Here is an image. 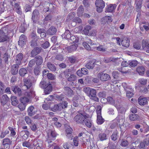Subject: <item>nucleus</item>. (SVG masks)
<instances>
[{"label": "nucleus", "mask_w": 149, "mask_h": 149, "mask_svg": "<svg viewBox=\"0 0 149 149\" xmlns=\"http://www.w3.org/2000/svg\"><path fill=\"white\" fill-rule=\"evenodd\" d=\"M56 136L57 134L54 130H50L48 132L46 142L49 148H50L53 146V143L52 141L55 140Z\"/></svg>", "instance_id": "1"}, {"label": "nucleus", "mask_w": 149, "mask_h": 149, "mask_svg": "<svg viewBox=\"0 0 149 149\" xmlns=\"http://www.w3.org/2000/svg\"><path fill=\"white\" fill-rule=\"evenodd\" d=\"M83 90L90 99L96 102L98 101L99 99L96 96V92L94 89L87 87L84 88Z\"/></svg>", "instance_id": "2"}, {"label": "nucleus", "mask_w": 149, "mask_h": 149, "mask_svg": "<svg viewBox=\"0 0 149 149\" xmlns=\"http://www.w3.org/2000/svg\"><path fill=\"white\" fill-rule=\"evenodd\" d=\"M78 112L79 114L74 117V120L77 124H84V120L88 118V116L84 113H80L79 111Z\"/></svg>", "instance_id": "3"}, {"label": "nucleus", "mask_w": 149, "mask_h": 149, "mask_svg": "<svg viewBox=\"0 0 149 149\" xmlns=\"http://www.w3.org/2000/svg\"><path fill=\"white\" fill-rule=\"evenodd\" d=\"M64 76L67 80L69 81H74L77 79L76 76L71 73L70 69H67L64 72Z\"/></svg>", "instance_id": "4"}, {"label": "nucleus", "mask_w": 149, "mask_h": 149, "mask_svg": "<svg viewBox=\"0 0 149 149\" xmlns=\"http://www.w3.org/2000/svg\"><path fill=\"white\" fill-rule=\"evenodd\" d=\"M95 5L97 7V11L99 13L101 12L105 7V3L102 0H96Z\"/></svg>", "instance_id": "5"}, {"label": "nucleus", "mask_w": 149, "mask_h": 149, "mask_svg": "<svg viewBox=\"0 0 149 149\" xmlns=\"http://www.w3.org/2000/svg\"><path fill=\"white\" fill-rule=\"evenodd\" d=\"M98 78L102 81H105L111 79V77L108 74L102 72L98 74Z\"/></svg>", "instance_id": "6"}, {"label": "nucleus", "mask_w": 149, "mask_h": 149, "mask_svg": "<svg viewBox=\"0 0 149 149\" xmlns=\"http://www.w3.org/2000/svg\"><path fill=\"white\" fill-rule=\"evenodd\" d=\"M3 29L0 30V42H3L9 40V37L4 32Z\"/></svg>", "instance_id": "7"}, {"label": "nucleus", "mask_w": 149, "mask_h": 149, "mask_svg": "<svg viewBox=\"0 0 149 149\" xmlns=\"http://www.w3.org/2000/svg\"><path fill=\"white\" fill-rule=\"evenodd\" d=\"M24 85L22 87V89L23 90H25L26 89H24V87H26V89L30 88L32 86V84L30 81V80L27 79H24Z\"/></svg>", "instance_id": "8"}, {"label": "nucleus", "mask_w": 149, "mask_h": 149, "mask_svg": "<svg viewBox=\"0 0 149 149\" xmlns=\"http://www.w3.org/2000/svg\"><path fill=\"white\" fill-rule=\"evenodd\" d=\"M26 41V37L24 35H22L19 38V40L18 41V45L22 47Z\"/></svg>", "instance_id": "9"}, {"label": "nucleus", "mask_w": 149, "mask_h": 149, "mask_svg": "<svg viewBox=\"0 0 149 149\" xmlns=\"http://www.w3.org/2000/svg\"><path fill=\"white\" fill-rule=\"evenodd\" d=\"M39 13L37 10H35L32 13V18L33 22L36 23L37 22L39 17Z\"/></svg>", "instance_id": "10"}, {"label": "nucleus", "mask_w": 149, "mask_h": 149, "mask_svg": "<svg viewBox=\"0 0 149 149\" xmlns=\"http://www.w3.org/2000/svg\"><path fill=\"white\" fill-rule=\"evenodd\" d=\"M95 64V60H91L86 64L85 67L88 69H92L94 67Z\"/></svg>", "instance_id": "11"}, {"label": "nucleus", "mask_w": 149, "mask_h": 149, "mask_svg": "<svg viewBox=\"0 0 149 149\" xmlns=\"http://www.w3.org/2000/svg\"><path fill=\"white\" fill-rule=\"evenodd\" d=\"M23 56V54L22 53H19L16 55L15 59L16 64L19 65L21 64Z\"/></svg>", "instance_id": "12"}, {"label": "nucleus", "mask_w": 149, "mask_h": 149, "mask_svg": "<svg viewBox=\"0 0 149 149\" xmlns=\"http://www.w3.org/2000/svg\"><path fill=\"white\" fill-rule=\"evenodd\" d=\"M19 65L17 64L13 65L11 66V73L13 75H16L18 71V68L19 67Z\"/></svg>", "instance_id": "13"}, {"label": "nucleus", "mask_w": 149, "mask_h": 149, "mask_svg": "<svg viewBox=\"0 0 149 149\" xmlns=\"http://www.w3.org/2000/svg\"><path fill=\"white\" fill-rule=\"evenodd\" d=\"M51 110L54 112L61 111V106L60 103L54 104L53 106L51 107Z\"/></svg>", "instance_id": "14"}, {"label": "nucleus", "mask_w": 149, "mask_h": 149, "mask_svg": "<svg viewBox=\"0 0 149 149\" xmlns=\"http://www.w3.org/2000/svg\"><path fill=\"white\" fill-rule=\"evenodd\" d=\"M138 102L140 105L143 106L148 103V99L146 97L142 98L140 97L138 99Z\"/></svg>", "instance_id": "15"}, {"label": "nucleus", "mask_w": 149, "mask_h": 149, "mask_svg": "<svg viewBox=\"0 0 149 149\" xmlns=\"http://www.w3.org/2000/svg\"><path fill=\"white\" fill-rule=\"evenodd\" d=\"M9 100V98L6 95H3L2 96L1 100V104L4 105L8 102Z\"/></svg>", "instance_id": "16"}, {"label": "nucleus", "mask_w": 149, "mask_h": 149, "mask_svg": "<svg viewBox=\"0 0 149 149\" xmlns=\"http://www.w3.org/2000/svg\"><path fill=\"white\" fill-rule=\"evenodd\" d=\"M116 7L115 4H110L106 7V12H112L114 11Z\"/></svg>", "instance_id": "17"}, {"label": "nucleus", "mask_w": 149, "mask_h": 149, "mask_svg": "<svg viewBox=\"0 0 149 149\" xmlns=\"http://www.w3.org/2000/svg\"><path fill=\"white\" fill-rule=\"evenodd\" d=\"M56 28L54 26H52L47 30V34L53 35L56 33Z\"/></svg>", "instance_id": "18"}, {"label": "nucleus", "mask_w": 149, "mask_h": 149, "mask_svg": "<svg viewBox=\"0 0 149 149\" xmlns=\"http://www.w3.org/2000/svg\"><path fill=\"white\" fill-rule=\"evenodd\" d=\"M34 110V107L33 106L29 107L27 109V113L28 115L31 116L34 115L36 113V111Z\"/></svg>", "instance_id": "19"}, {"label": "nucleus", "mask_w": 149, "mask_h": 149, "mask_svg": "<svg viewBox=\"0 0 149 149\" xmlns=\"http://www.w3.org/2000/svg\"><path fill=\"white\" fill-rule=\"evenodd\" d=\"M104 62L106 63H108L111 61L113 62L118 63H119L120 60H119L118 58H114L112 57L106 58H105L104 61Z\"/></svg>", "instance_id": "20"}, {"label": "nucleus", "mask_w": 149, "mask_h": 149, "mask_svg": "<svg viewBox=\"0 0 149 149\" xmlns=\"http://www.w3.org/2000/svg\"><path fill=\"white\" fill-rule=\"evenodd\" d=\"M35 62L37 65L39 66L41 65L43 62V60L41 56H37L35 57Z\"/></svg>", "instance_id": "21"}, {"label": "nucleus", "mask_w": 149, "mask_h": 149, "mask_svg": "<svg viewBox=\"0 0 149 149\" xmlns=\"http://www.w3.org/2000/svg\"><path fill=\"white\" fill-rule=\"evenodd\" d=\"M130 40L127 38H125L121 41V42L122 46L128 47L130 45Z\"/></svg>", "instance_id": "22"}, {"label": "nucleus", "mask_w": 149, "mask_h": 149, "mask_svg": "<svg viewBox=\"0 0 149 149\" xmlns=\"http://www.w3.org/2000/svg\"><path fill=\"white\" fill-rule=\"evenodd\" d=\"M41 48L38 47L34 48L31 51V54L32 56L34 57L39 54L41 52Z\"/></svg>", "instance_id": "23"}, {"label": "nucleus", "mask_w": 149, "mask_h": 149, "mask_svg": "<svg viewBox=\"0 0 149 149\" xmlns=\"http://www.w3.org/2000/svg\"><path fill=\"white\" fill-rule=\"evenodd\" d=\"M44 90V93L47 95L49 94L52 90V86L51 84H49L48 85L45 87Z\"/></svg>", "instance_id": "24"}, {"label": "nucleus", "mask_w": 149, "mask_h": 149, "mask_svg": "<svg viewBox=\"0 0 149 149\" xmlns=\"http://www.w3.org/2000/svg\"><path fill=\"white\" fill-rule=\"evenodd\" d=\"M64 91L65 93L68 96H71L74 94L73 91L69 87H64Z\"/></svg>", "instance_id": "25"}, {"label": "nucleus", "mask_w": 149, "mask_h": 149, "mask_svg": "<svg viewBox=\"0 0 149 149\" xmlns=\"http://www.w3.org/2000/svg\"><path fill=\"white\" fill-rule=\"evenodd\" d=\"M84 8L83 6L80 5L78 8L77 10V14L79 17H81L83 15L84 11Z\"/></svg>", "instance_id": "26"}, {"label": "nucleus", "mask_w": 149, "mask_h": 149, "mask_svg": "<svg viewBox=\"0 0 149 149\" xmlns=\"http://www.w3.org/2000/svg\"><path fill=\"white\" fill-rule=\"evenodd\" d=\"M98 138L101 141L106 140L107 139V135L105 133H100L98 135Z\"/></svg>", "instance_id": "27"}, {"label": "nucleus", "mask_w": 149, "mask_h": 149, "mask_svg": "<svg viewBox=\"0 0 149 149\" xmlns=\"http://www.w3.org/2000/svg\"><path fill=\"white\" fill-rule=\"evenodd\" d=\"M130 119L131 121L138 120L139 119L140 117L137 114H131L130 115Z\"/></svg>", "instance_id": "28"}, {"label": "nucleus", "mask_w": 149, "mask_h": 149, "mask_svg": "<svg viewBox=\"0 0 149 149\" xmlns=\"http://www.w3.org/2000/svg\"><path fill=\"white\" fill-rule=\"evenodd\" d=\"M136 71L140 75H143L144 73L145 69L143 66H140L137 67Z\"/></svg>", "instance_id": "29"}, {"label": "nucleus", "mask_w": 149, "mask_h": 149, "mask_svg": "<svg viewBox=\"0 0 149 149\" xmlns=\"http://www.w3.org/2000/svg\"><path fill=\"white\" fill-rule=\"evenodd\" d=\"M77 47V45H73L67 47V49L69 52H71L75 51Z\"/></svg>", "instance_id": "30"}, {"label": "nucleus", "mask_w": 149, "mask_h": 149, "mask_svg": "<svg viewBox=\"0 0 149 149\" xmlns=\"http://www.w3.org/2000/svg\"><path fill=\"white\" fill-rule=\"evenodd\" d=\"M11 100L12 102V104L13 106H16L18 103V101L17 99V97L15 96H12L11 97Z\"/></svg>", "instance_id": "31"}, {"label": "nucleus", "mask_w": 149, "mask_h": 149, "mask_svg": "<svg viewBox=\"0 0 149 149\" xmlns=\"http://www.w3.org/2000/svg\"><path fill=\"white\" fill-rule=\"evenodd\" d=\"M118 132L117 130L114 131L111 134V138L113 141H116L118 137Z\"/></svg>", "instance_id": "32"}, {"label": "nucleus", "mask_w": 149, "mask_h": 149, "mask_svg": "<svg viewBox=\"0 0 149 149\" xmlns=\"http://www.w3.org/2000/svg\"><path fill=\"white\" fill-rule=\"evenodd\" d=\"M26 29V25L25 22H23L21 24L19 28V30L20 32L23 33L25 31Z\"/></svg>", "instance_id": "33"}, {"label": "nucleus", "mask_w": 149, "mask_h": 149, "mask_svg": "<svg viewBox=\"0 0 149 149\" xmlns=\"http://www.w3.org/2000/svg\"><path fill=\"white\" fill-rule=\"evenodd\" d=\"M10 57V56L8 55V54L6 53L3 55L2 59L6 63L8 64V59Z\"/></svg>", "instance_id": "34"}, {"label": "nucleus", "mask_w": 149, "mask_h": 149, "mask_svg": "<svg viewBox=\"0 0 149 149\" xmlns=\"http://www.w3.org/2000/svg\"><path fill=\"white\" fill-rule=\"evenodd\" d=\"M142 46L144 49H149V45L147 41L143 40L142 42Z\"/></svg>", "instance_id": "35"}, {"label": "nucleus", "mask_w": 149, "mask_h": 149, "mask_svg": "<svg viewBox=\"0 0 149 149\" xmlns=\"http://www.w3.org/2000/svg\"><path fill=\"white\" fill-rule=\"evenodd\" d=\"M47 66L48 68L51 71H55L56 70V67L54 65L51 64L50 62H48L47 63Z\"/></svg>", "instance_id": "36"}, {"label": "nucleus", "mask_w": 149, "mask_h": 149, "mask_svg": "<svg viewBox=\"0 0 149 149\" xmlns=\"http://www.w3.org/2000/svg\"><path fill=\"white\" fill-rule=\"evenodd\" d=\"M75 15V13L74 12H72L70 13L66 19V21L69 22L72 19Z\"/></svg>", "instance_id": "37"}, {"label": "nucleus", "mask_w": 149, "mask_h": 149, "mask_svg": "<svg viewBox=\"0 0 149 149\" xmlns=\"http://www.w3.org/2000/svg\"><path fill=\"white\" fill-rule=\"evenodd\" d=\"M86 125L88 128H90L92 125V122L91 120L89 119H85L84 121Z\"/></svg>", "instance_id": "38"}, {"label": "nucleus", "mask_w": 149, "mask_h": 149, "mask_svg": "<svg viewBox=\"0 0 149 149\" xmlns=\"http://www.w3.org/2000/svg\"><path fill=\"white\" fill-rule=\"evenodd\" d=\"M19 72L21 76L23 77L27 73V71L26 69L22 68L19 70Z\"/></svg>", "instance_id": "39"}, {"label": "nucleus", "mask_w": 149, "mask_h": 149, "mask_svg": "<svg viewBox=\"0 0 149 149\" xmlns=\"http://www.w3.org/2000/svg\"><path fill=\"white\" fill-rule=\"evenodd\" d=\"M104 121V120L102 116L97 117V122L99 125L102 124Z\"/></svg>", "instance_id": "40"}, {"label": "nucleus", "mask_w": 149, "mask_h": 149, "mask_svg": "<svg viewBox=\"0 0 149 149\" xmlns=\"http://www.w3.org/2000/svg\"><path fill=\"white\" fill-rule=\"evenodd\" d=\"M20 102L24 104L27 103L29 101V99L26 97H21L20 99Z\"/></svg>", "instance_id": "41"}, {"label": "nucleus", "mask_w": 149, "mask_h": 149, "mask_svg": "<svg viewBox=\"0 0 149 149\" xmlns=\"http://www.w3.org/2000/svg\"><path fill=\"white\" fill-rule=\"evenodd\" d=\"M33 72L36 75H39L40 72V68L38 66L36 67L34 69Z\"/></svg>", "instance_id": "42"}, {"label": "nucleus", "mask_w": 149, "mask_h": 149, "mask_svg": "<svg viewBox=\"0 0 149 149\" xmlns=\"http://www.w3.org/2000/svg\"><path fill=\"white\" fill-rule=\"evenodd\" d=\"M49 84L47 83L45 81H41L39 85V86L41 88L44 89L47 85H48Z\"/></svg>", "instance_id": "43"}, {"label": "nucleus", "mask_w": 149, "mask_h": 149, "mask_svg": "<svg viewBox=\"0 0 149 149\" xmlns=\"http://www.w3.org/2000/svg\"><path fill=\"white\" fill-rule=\"evenodd\" d=\"M137 2L136 4L137 8L136 9V10L138 11L141 8V5L142 4V1L140 0L138 1L137 0H135V3H136Z\"/></svg>", "instance_id": "44"}, {"label": "nucleus", "mask_w": 149, "mask_h": 149, "mask_svg": "<svg viewBox=\"0 0 149 149\" xmlns=\"http://www.w3.org/2000/svg\"><path fill=\"white\" fill-rule=\"evenodd\" d=\"M129 65L132 67H134L136 66L137 64V61H136L133 60L129 61L128 62Z\"/></svg>", "instance_id": "45"}, {"label": "nucleus", "mask_w": 149, "mask_h": 149, "mask_svg": "<svg viewBox=\"0 0 149 149\" xmlns=\"http://www.w3.org/2000/svg\"><path fill=\"white\" fill-rule=\"evenodd\" d=\"M11 143L12 141H10L9 139L8 138H6L3 140L2 144H11Z\"/></svg>", "instance_id": "46"}, {"label": "nucleus", "mask_w": 149, "mask_h": 149, "mask_svg": "<svg viewBox=\"0 0 149 149\" xmlns=\"http://www.w3.org/2000/svg\"><path fill=\"white\" fill-rule=\"evenodd\" d=\"M91 27L89 26H86L85 27L83 30L84 33L86 34L87 35L89 32V31L91 29Z\"/></svg>", "instance_id": "47"}, {"label": "nucleus", "mask_w": 149, "mask_h": 149, "mask_svg": "<svg viewBox=\"0 0 149 149\" xmlns=\"http://www.w3.org/2000/svg\"><path fill=\"white\" fill-rule=\"evenodd\" d=\"M64 35L66 36V38L69 40H70V38L71 37V36L70 35V33L69 31V30H66L65 31L64 33Z\"/></svg>", "instance_id": "48"}, {"label": "nucleus", "mask_w": 149, "mask_h": 149, "mask_svg": "<svg viewBox=\"0 0 149 149\" xmlns=\"http://www.w3.org/2000/svg\"><path fill=\"white\" fill-rule=\"evenodd\" d=\"M128 144L127 141L125 139H122L120 145L123 147H125L128 146Z\"/></svg>", "instance_id": "49"}, {"label": "nucleus", "mask_w": 149, "mask_h": 149, "mask_svg": "<svg viewBox=\"0 0 149 149\" xmlns=\"http://www.w3.org/2000/svg\"><path fill=\"white\" fill-rule=\"evenodd\" d=\"M22 145L24 147L29 148L31 146V144L30 140H29L27 141H25L23 143Z\"/></svg>", "instance_id": "50"}, {"label": "nucleus", "mask_w": 149, "mask_h": 149, "mask_svg": "<svg viewBox=\"0 0 149 149\" xmlns=\"http://www.w3.org/2000/svg\"><path fill=\"white\" fill-rule=\"evenodd\" d=\"M60 103L61 106V110L63 109H64L67 108L68 107V103L66 101H64Z\"/></svg>", "instance_id": "51"}, {"label": "nucleus", "mask_w": 149, "mask_h": 149, "mask_svg": "<svg viewBox=\"0 0 149 149\" xmlns=\"http://www.w3.org/2000/svg\"><path fill=\"white\" fill-rule=\"evenodd\" d=\"M73 143L74 146H77L79 145V139L78 136H75L73 139Z\"/></svg>", "instance_id": "52"}, {"label": "nucleus", "mask_w": 149, "mask_h": 149, "mask_svg": "<svg viewBox=\"0 0 149 149\" xmlns=\"http://www.w3.org/2000/svg\"><path fill=\"white\" fill-rule=\"evenodd\" d=\"M5 87L4 84L1 81H0V95H1L3 93L4 88Z\"/></svg>", "instance_id": "53"}, {"label": "nucleus", "mask_w": 149, "mask_h": 149, "mask_svg": "<svg viewBox=\"0 0 149 149\" xmlns=\"http://www.w3.org/2000/svg\"><path fill=\"white\" fill-rule=\"evenodd\" d=\"M37 40L32 39L31 42V45L32 47H34L37 45Z\"/></svg>", "instance_id": "54"}, {"label": "nucleus", "mask_w": 149, "mask_h": 149, "mask_svg": "<svg viewBox=\"0 0 149 149\" xmlns=\"http://www.w3.org/2000/svg\"><path fill=\"white\" fill-rule=\"evenodd\" d=\"M8 129L10 131V134L11 136H13L16 134V132L14 129L10 126L8 127Z\"/></svg>", "instance_id": "55"}, {"label": "nucleus", "mask_w": 149, "mask_h": 149, "mask_svg": "<svg viewBox=\"0 0 149 149\" xmlns=\"http://www.w3.org/2000/svg\"><path fill=\"white\" fill-rule=\"evenodd\" d=\"M133 46L134 48L137 49H139L141 47V45L138 42L134 43Z\"/></svg>", "instance_id": "56"}, {"label": "nucleus", "mask_w": 149, "mask_h": 149, "mask_svg": "<svg viewBox=\"0 0 149 149\" xmlns=\"http://www.w3.org/2000/svg\"><path fill=\"white\" fill-rule=\"evenodd\" d=\"M19 88L16 86H12L11 87V90L15 93L17 94V91Z\"/></svg>", "instance_id": "57"}, {"label": "nucleus", "mask_w": 149, "mask_h": 149, "mask_svg": "<svg viewBox=\"0 0 149 149\" xmlns=\"http://www.w3.org/2000/svg\"><path fill=\"white\" fill-rule=\"evenodd\" d=\"M76 60V57L74 56H72L69 58V60L71 63H74Z\"/></svg>", "instance_id": "58"}, {"label": "nucleus", "mask_w": 149, "mask_h": 149, "mask_svg": "<svg viewBox=\"0 0 149 149\" xmlns=\"http://www.w3.org/2000/svg\"><path fill=\"white\" fill-rule=\"evenodd\" d=\"M134 94L131 91H128L126 92V96L128 98L132 97Z\"/></svg>", "instance_id": "59"}, {"label": "nucleus", "mask_w": 149, "mask_h": 149, "mask_svg": "<svg viewBox=\"0 0 149 149\" xmlns=\"http://www.w3.org/2000/svg\"><path fill=\"white\" fill-rule=\"evenodd\" d=\"M73 21L74 22L78 23L79 24L81 23V20L79 17H75L73 20Z\"/></svg>", "instance_id": "60"}, {"label": "nucleus", "mask_w": 149, "mask_h": 149, "mask_svg": "<svg viewBox=\"0 0 149 149\" xmlns=\"http://www.w3.org/2000/svg\"><path fill=\"white\" fill-rule=\"evenodd\" d=\"M18 107L20 110L23 111L25 109V104L22 103L18 105Z\"/></svg>", "instance_id": "61"}, {"label": "nucleus", "mask_w": 149, "mask_h": 149, "mask_svg": "<svg viewBox=\"0 0 149 149\" xmlns=\"http://www.w3.org/2000/svg\"><path fill=\"white\" fill-rule=\"evenodd\" d=\"M49 42L46 41L42 45V47L45 49L49 47Z\"/></svg>", "instance_id": "62"}, {"label": "nucleus", "mask_w": 149, "mask_h": 149, "mask_svg": "<svg viewBox=\"0 0 149 149\" xmlns=\"http://www.w3.org/2000/svg\"><path fill=\"white\" fill-rule=\"evenodd\" d=\"M52 18V16L50 14H49L46 16L44 20V21L49 22Z\"/></svg>", "instance_id": "63"}, {"label": "nucleus", "mask_w": 149, "mask_h": 149, "mask_svg": "<svg viewBox=\"0 0 149 149\" xmlns=\"http://www.w3.org/2000/svg\"><path fill=\"white\" fill-rule=\"evenodd\" d=\"M82 45L87 50H89L91 49V47L86 42H83Z\"/></svg>", "instance_id": "64"}]
</instances>
